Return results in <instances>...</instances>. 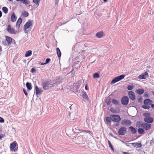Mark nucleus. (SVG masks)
I'll list each match as a JSON object with an SVG mask.
<instances>
[{
    "label": "nucleus",
    "mask_w": 154,
    "mask_h": 154,
    "mask_svg": "<svg viewBox=\"0 0 154 154\" xmlns=\"http://www.w3.org/2000/svg\"><path fill=\"white\" fill-rule=\"evenodd\" d=\"M139 78L141 79H145V78Z\"/></svg>",
    "instance_id": "obj_55"
},
{
    "label": "nucleus",
    "mask_w": 154,
    "mask_h": 154,
    "mask_svg": "<svg viewBox=\"0 0 154 154\" xmlns=\"http://www.w3.org/2000/svg\"><path fill=\"white\" fill-rule=\"evenodd\" d=\"M110 111L113 113H115L116 112V110L114 109V108H111L110 109Z\"/></svg>",
    "instance_id": "obj_40"
},
{
    "label": "nucleus",
    "mask_w": 154,
    "mask_h": 154,
    "mask_svg": "<svg viewBox=\"0 0 154 154\" xmlns=\"http://www.w3.org/2000/svg\"><path fill=\"white\" fill-rule=\"evenodd\" d=\"M2 12L1 11H0V18L2 17Z\"/></svg>",
    "instance_id": "obj_51"
},
{
    "label": "nucleus",
    "mask_w": 154,
    "mask_h": 154,
    "mask_svg": "<svg viewBox=\"0 0 154 154\" xmlns=\"http://www.w3.org/2000/svg\"><path fill=\"white\" fill-rule=\"evenodd\" d=\"M108 143L109 147L113 151H114V148L112 145V144L109 140H108Z\"/></svg>",
    "instance_id": "obj_33"
},
{
    "label": "nucleus",
    "mask_w": 154,
    "mask_h": 154,
    "mask_svg": "<svg viewBox=\"0 0 154 154\" xmlns=\"http://www.w3.org/2000/svg\"><path fill=\"white\" fill-rule=\"evenodd\" d=\"M148 73V71H146L145 72L139 75L138 77H147L149 76Z\"/></svg>",
    "instance_id": "obj_15"
},
{
    "label": "nucleus",
    "mask_w": 154,
    "mask_h": 154,
    "mask_svg": "<svg viewBox=\"0 0 154 154\" xmlns=\"http://www.w3.org/2000/svg\"><path fill=\"white\" fill-rule=\"evenodd\" d=\"M32 54V51L31 50H29L26 51L25 56L26 57H29Z\"/></svg>",
    "instance_id": "obj_22"
},
{
    "label": "nucleus",
    "mask_w": 154,
    "mask_h": 154,
    "mask_svg": "<svg viewBox=\"0 0 154 154\" xmlns=\"http://www.w3.org/2000/svg\"><path fill=\"white\" fill-rule=\"evenodd\" d=\"M85 89L87 90H88V86H87V85H86L85 86Z\"/></svg>",
    "instance_id": "obj_47"
},
{
    "label": "nucleus",
    "mask_w": 154,
    "mask_h": 154,
    "mask_svg": "<svg viewBox=\"0 0 154 154\" xmlns=\"http://www.w3.org/2000/svg\"><path fill=\"white\" fill-rule=\"evenodd\" d=\"M126 128L124 127H122L120 128L118 134L119 135H123L126 132Z\"/></svg>",
    "instance_id": "obj_9"
},
{
    "label": "nucleus",
    "mask_w": 154,
    "mask_h": 154,
    "mask_svg": "<svg viewBox=\"0 0 154 154\" xmlns=\"http://www.w3.org/2000/svg\"><path fill=\"white\" fill-rule=\"evenodd\" d=\"M99 74L98 73H94L93 75V77H99Z\"/></svg>",
    "instance_id": "obj_39"
},
{
    "label": "nucleus",
    "mask_w": 154,
    "mask_h": 154,
    "mask_svg": "<svg viewBox=\"0 0 154 154\" xmlns=\"http://www.w3.org/2000/svg\"><path fill=\"white\" fill-rule=\"evenodd\" d=\"M2 43L5 46L9 45H8V44L6 40L3 41H2Z\"/></svg>",
    "instance_id": "obj_37"
},
{
    "label": "nucleus",
    "mask_w": 154,
    "mask_h": 154,
    "mask_svg": "<svg viewBox=\"0 0 154 154\" xmlns=\"http://www.w3.org/2000/svg\"><path fill=\"white\" fill-rule=\"evenodd\" d=\"M35 94L36 95L38 94H39L42 91V90H39V88L37 86H35Z\"/></svg>",
    "instance_id": "obj_19"
},
{
    "label": "nucleus",
    "mask_w": 154,
    "mask_h": 154,
    "mask_svg": "<svg viewBox=\"0 0 154 154\" xmlns=\"http://www.w3.org/2000/svg\"><path fill=\"white\" fill-rule=\"evenodd\" d=\"M150 105H149L147 104H144V105L142 106V108L144 109H149L150 107Z\"/></svg>",
    "instance_id": "obj_29"
},
{
    "label": "nucleus",
    "mask_w": 154,
    "mask_h": 154,
    "mask_svg": "<svg viewBox=\"0 0 154 154\" xmlns=\"http://www.w3.org/2000/svg\"><path fill=\"white\" fill-rule=\"evenodd\" d=\"M134 86L133 85H129L127 87V89L129 90H131L134 88Z\"/></svg>",
    "instance_id": "obj_36"
},
{
    "label": "nucleus",
    "mask_w": 154,
    "mask_h": 154,
    "mask_svg": "<svg viewBox=\"0 0 154 154\" xmlns=\"http://www.w3.org/2000/svg\"><path fill=\"white\" fill-rule=\"evenodd\" d=\"M57 53V56L58 57H60L61 56V52L59 48H56Z\"/></svg>",
    "instance_id": "obj_27"
},
{
    "label": "nucleus",
    "mask_w": 154,
    "mask_h": 154,
    "mask_svg": "<svg viewBox=\"0 0 154 154\" xmlns=\"http://www.w3.org/2000/svg\"><path fill=\"white\" fill-rule=\"evenodd\" d=\"M51 61V60L49 58H47L46 60V61L45 63L47 64L49 63V62Z\"/></svg>",
    "instance_id": "obj_43"
},
{
    "label": "nucleus",
    "mask_w": 154,
    "mask_h": 154,
    "mask_svg": "<svg viewBox=\"0 0 154 154\" xmlns=\"http://www.w3.org/2000/svg\"><path fill=\"white\" fill-rule=\"evenodd\" d=\"M152 93H153V94H154V91H153V92H152Z\"/></svg>",
    "instance_id": "obj_56"
},
{
    "label": "nucleus",
    "mask_w": 154,
    "mask_h": 154,
    "mask_svg": "<svg viewBox=\"0 0 154 154\" xmlns=\"http://www.w3.org/2000/svg\"><path fill=\"white\" fill-rule=\"evenodd\" d=\"M124 78H115L111 82V84H114L122 79Z\"/></svg>",
    "instance_id": "obj_13"
},
{
    "label": "nucleus",
    "mask_w": 154,
    "mask_h": 154,
    "mask_svg": "<svg viewBox=\"0 0 154 154\" xmlns=\"http://www.w3.org/2000/svg\"><path fill=\"white\" fill-rule=\"evenodd\" d=\"M62 79L60 78H59L55 79H50V80H45L42 83L43 89L45 90H47L50 88L54 87V85L56 84L57 85L60 84L62 82Z\"/></svg>",
    "instance_id": "obj_1"
},
{
    "label": "nucleus",
    "mask_w": 154,
    "mask_h": 154,
    "mask_svg": "<svg viewBox=\"0 0 154 154\" xmlns=\"http://www.w3.org/2000/svg\"><path fill=\"white\" fill-rule=\"evenodd\" d=\"M143 115L145 117L144 121L145 122L148 123H151L153 122V119L150 116V114L149 113H144Z\"/></svg>",
    "instance_id": "obj_2"
},
{
    "label": "nucleus",
    "mask_w": 154,
    "mask_h": 154,
    "mask_svg": "<svg viewBox=\"0 0 154 154\" xmlns=\"http://www.w3.org/2000/svg\"><path fill=\"white\" fill-rule=\"evenodd\" d=\"M144 95L145 97H147L148 96V95H147V93H145L144 94Z\"/></svg>",
    "instance_id": "obj_49"
},
{
    "label": "nucleus",
    "mask_w": 154,
    "mask_h": 154,
    "mask_svg": "<svg viewBox=\"0 0 154 154\" xmlns=\"http://www.w3.org/2000/svg\"><path fill=\"white\" fill-rule=\"evenodd\" d=\"M22 20L21 18H19L16 23L17 27H19L20 24L21 23Z\"/></svg>",
    "instance_id": "obj_21"
},
{
    "label": "nucleus",
    "mask_w": 154,
    "mask_h": 154,
    "mask_svg": "<svg viewBox=\"0 0 154 154\" xmlns=\"http://www.w3.org/2000/svg\"><path fill=\"white\" fill-rule=\"evenodd\" d=\"M112 102L113 104L115 105H117L118 104V101L116 99H113L112 100Z\"/></svg>",
    "instance_id": "obj_34"
},
{
    "label": "nucleus",
    "mask_w": 154,
    "mask_h": 154,
    "mask_svg": "<svg viewBox=\"0 0 154 154\" xmlns=\"http://www.w3.org/2000/svg\"><path fill=\"white\" fill-rule=\"evenodd\" d=\"M17 1H20V2L25 5H29L30 4V2L28 0H16Z\"/></svg>",
    "instance_id": "obj_14"
},
{
    "label": "nucleus",
    "mask_w": 154,
    "mask_h": 154,
    "mask_svg": "<svg viewBox=\"0 0 154 154\" xmlns=\"http://www.w3.org/2000/svg\"><path fill=\"white\" fill-rule=\"evenodd\" d=\"M46 63H42L41 64V65H44Z\"/></svg>",
    "instance_id": "obj_53"
},
{
    "label": "nucleus",
    "mask_w": 154,
    "mask_h": 154,
    "mask_svg": "<svg viewBox=\"0 0 154 154\" xmlns=\"http://www.w3.org/2000/svg\"><path fill=\"white\" fill-rule=\"evenodd\" d=\"M5 40L6 41L8 45H10L12 43V38L11 37H9L8 36L5 35Z\"/></svg>",
    "instance_id": "obj_12"
},
{
    "label": "nucleus",
    "mask_w": 154,
    "mask_h": 154,
    "mask_svg": "<svg viewBox=\"0 0 154 154\" xmlns=\"http://www.w3.org/2000/svg\"><path fill=\"white\" fill-rule=\"evenodd\" d=\"M123 154H129V153L127 152H123Z\"/></svg>",
    "instance_id": "obj_52"
},
{
    "label": "nucleus",
    "mask_w": 154,
    "mask_h": 154,
    "mask_svg": "<svg viewBox=\"0 0 154 154\" xmlns=\"http://www.w3.org/2000/svg\"><path fill=\"white\" fill-rule=\"evenodd\" d=\"M23 90L25 94L26 95V96H27L28 95V93H27L26 90L25 89L23 88Z\"/></svg>",
    "instance_id": "obj_42"
},
{
    "label": "nucleus",
    "mask_w": 154,
    "mask_h": 154,
    "mask_svg": "<svg viewBox=\"0 0 154 154\" xmlns=\"http://www.w3.org/2000/svg\"><path fill=\"white\" fill-rule=\"evenodd\" d=\"M17 19L16 16L15 15L14 13H13L11 16V20L13 22L16 21Z\"/></svg>",
    "instance_id": "obj_24"
},
{
    "label": "nucleus",
    "mask_w": 154,
    "mask_h": 154,
    "mask_svg": "<svg viewBox=\"0 0 154 154\" xmlns=\"http://www.w3.org/2000/svg\"><path fill=\"white\" fill-rule=\"evenodd\" d=\"M32 22L31 20H29L28 22H26L23 27V30L24 32L26 33H28L29 31L27 30V29L29 28L30 26H32Z\"/></svg>",
    "instance_id": "obj_3"
},
{
    "label": "nucleus",
    "mask_w": 154,
    "mask_h": 154,
    "mask_svg": "<svg viewBox=\"0 0 154 154\" xmlns=\"http://www.w3.org/2000/svg\"><path fill=\"white\" fill-rule=\"evenodd\" d=\"M106 102L107 105H109L111 103L110 100L109 98L106 99Z\"/></svg>",
    "instance_id": "obj_35"
},
{
    "label": "nucleus",
    "mask_w": 154,
    "mask_h": 154,
    "mask_svg": "<svg viewBox=\"0 0 154 154\" xmlns=\"http://www.w3.org/2000/svg\"><path fill=\"white\" fill-rule=\"evenodd\" d=\"M7 30L9 33L11 34H15L17 33V31L14 30L10 25H8Z\"/></svg>",
    "instance_id": "obj_7"
},
{
    "label": "nucleus",
    "mask_w": 154,
    "mask_h": 154,
    "mask_svg": "<svg viewBox=\"0 0 154 154\" xmlns=\"http://www.w3.org/2000/svg\"><path fill=\"white\" fill-rule=\"evenodd\" d=\"M140 127L143 128L144 129L147 130L151 128V125L150 124L146 123H143L140 124Z\"/></svg>",
    "instance_id": "obj_6"
},
{
    "label": "nucleus",
    "mask_w": 154,
    "mask_h": 154,
    "mask_svg": "<svg viewBox=\"0 0 154 154\" xmlns=\"http://www.w3.org/2000/svg\"><path fill=\"white\" fill-rule=\"evenodd\" d=\"M106 122L107 123H108L109 124H111V121H112L111 115H110V117H107L106 118Z\"/></svg>",
    "instance_id": "obj_26"
},
{
    "label": "nucleus",
    "mask_w": 154,
    "mask_h": 154,
    "mask_svg": "<svg viewBox=\"0 0 154 154\" xmlns=\"http://www.w3.org/2000/svg\"><path fill=\"white\" fill-rule=\"evenodd\" d=\"M121 123L123 125L129 126L131 125V123L130 120L125 119L121 121Z\"/></svg>",
    "instance_id": "obj_10"
},
{
    "label": "nucleus",
    "mask_w": 154,
    "mask_h": 154,
    "mask_svg": "<svg viewBox=\"0 0 154 154\" xmlns=\"http://www.w3.org/2000/svg\"><path fill=\"white\" fill-rule=\"evenodd\" d=\"M150 105H151V107L152 108H154V105L153 104H152L151 103V104H150Z\"/></svg>",
    "instance_id": "obj_50"
},
{
    "label": "nucleus",
    "mask_w": 154,
    "mask_h": 154,
    "mask_svg": "<svg viewBox=\"0 0 154 154\" xmlns=\"http://www.w3.org/2000/svg\"><path fill=\"white\" fill-rule=\"evenodd\" d=\"M152 101L149 99H146L144 101V103L145 104L150 105Z\"/></svg>",
    "instance_id": "obj_16"
},
{
    "label": "nucleus",
    "mask_w": 154,
    "mask_h": 154,
    "mask_svg": "<svg viewBox=\"0 0 154 154\" xmlns=\"http://www.w3.org/2000/svg\"><path fill=\"white\" fill-rule=\"evenodd\" d=\"M2 10L3 12L5 14H6L8 13V9L7 8L5 7H4L2 8Z\"/></svg>",
    "instance_id": "obj_30"
},
{
    "label": "nucleus",
    "mask_w": 154,
    "mask_h": 154,
    "mask_svg": "<svg viewBox=\"0 0 154 154\" xmlns=\"http://www.w3.org/2000/svg\"><path fill=\"white\" fill-rule=\"evenodd\" d=\"M108 0H103V1L104 2H106Z\"/></svg>",
    "instance_id": "obj_54"
},
{
    "label": "nucleus",
    "mask_w": 154,
    "mask_h": 154,
    "mask_svg": "<svg viewBox=\"0 0 154 154\" xmlns=\"http://www.w3.org/2000/svg\"><path fill=\"white\" fill-rule=\"evenodd\" d=\"M18 145L16 141H14L10 145V149L11 151L12 152H15L17 150Z\"/></svg>",
    "instance_id": "obj_4"
},
{
    "label": "nucleus",
    "mask_w": 154,
    "mask_h": 154,
    "mask_svg": "<svg viewBox=\"0 0 154 154\" xmlns=\"http://www.w3.org/2000/svg\"><path fill=\"white\" fill-rule=\"evenodd\" d=\"M82 132H86L87 133H89L90 132V131H86V130H82Z\"/></svg>",
    "instance_id": "obj_45"
},
{
    "label": "nucleus",
    "mask_w": 154,
    "mask_h": 154,
    "mask_svg": "<svg viewBox=\"0 0 154 154\" xmlns=\"http://www.w3.org/2000/svg\"><path fill=\"white\" fill-rule=\"evenodd\" d=\"M82 96L84 98H85L86 99H88V97L87 94L85 92H83L82 94Z\"/></svg>",
    "instance_id": "obj_31"
},
{
    "label": "nucleus",
    "mask_w": 154,
    "mask_h": 154,
    "mask_svg": "<svg viewBox=\"0 0 154 154\" xmlns=\"http://www.w3.org/2000/svg\"><path fill=\"white\" fill-rule=\"evenodd\" d=\"M129 128L131 130V132L133 134H135L137 132L136 130L133 127L131 126L129 127Z\"/></svg>",
    "instance_id": "obj_18"
},
{
    "label": "nucleus",
    "mask_w": 154,
    "mask_h": 154,
    "mask_svg": "<svg viewBox=\"0 0 154 154\" xmlns=\"http://www.w3.org/2000/svg\"><path fill=\"white\" fill-rule=\"evenodd\" d=\"M96 36L98 38H101L103 36V32L101 31L97 32L96 34Z\"/></svg>",
    "instance_id": "obj_20"
},
{
    "label": "nucleus",
    "mask_w": 154,
    "mask_h": 154,
    "mask_svg": "<svg viewBox=\"0 0 154 154\" xmlns=\"http://www.w3.org/2000/svg\"><path fill=\"white\" fill-rule=\"evenodd\" d=\"M41 0H33V1L36 5L38 6Z\"/></svg>",
    "instance_id": "obj_32"
},
{
    "label": "nucleus",
    "mask_w": 154,
    "mask_h": 154,
    "mask_svg": "<svg viewBox=\"0 0 154 154\" xmlns=\"http://www.w3.org/2000/svg\"><path fill=\"white\" fill-rule=\"evenodd\" d=\"M125 75H122L120 76H117V77H125Z\"/></svg>",
    "instance_id": "obj_46"
},
{
    "label": "nucleus",
    "mask_w": 154,
    "mask_h": 154,
    "mask_svg": "<svg viewBox=\"0 0 154 154\" xmlns=\"http://www.w3.org/2000/svg\"><path fill=\"white\" fill-rule=\"evenodd\" d=\"M137 131L139 134H144V130L142 128H139L138 129Z\"/></svg>",
    "instance_id": "obj_28"
},
{
    "label": "nucleus",
    "mask_w": 154,
    "mask_h": 154,
    "mask_svg": "<svg viewBox=\"0 0 154 154\" xmlns=\"http://www.w3.org/2000/svg\"><path fill=\"white\" fill-rule=\"evenodd\" d=\"M58 1H59V0H56L55 4H56V5H58Z\"/></svg>",
    "instance_id": "obj_48"
},
{
    "label": "nucleus",
    "mask_w": 154,
    "mask_h": 154,
    "mask_svg": "<svg viewBox=\"0 0 154 154\" xmlns=\"http://www.w3.org/2000/svg\"><path fill=\"white\" fill-rule=\"evenodd\" d=\"M129 98L127 96H124L121 99V102L122 104L127 105L128 104Z\"/></svg>",
    "instance_id": "obj_8"
},
{
    "label": "nucleus",
    "mask_w": 154,
    "mask_h": 154,
    "mask_svg": "<svg viewBox=\"0 0 154 154\" xmlns=\"http://www.w3.org/2000/svg\"><path fill=\"white\" fill-rule=\"evenodd\" d=\"M132 144L134 147H137V148H140L142 146L141 143H132Z\"/></svg>",
    "instance_id": "obj_17"
},
{
    "label": "nucleus",
    "mask_w": 154,
    "mask_h": 154,
    "mask_svg": "<svg viewBox=\"0 0 154 154\" xmlns=\"http://www.w3.org/2000/svg\"><path fill=\"white\" fill-rule=\"evenodd\" d=\"M4 122V119L0 117V122L1 123H3Z\"/></svg>",
    "instance_id": "obj_41"
},
{
    "label": "nucleus",
    "mask_w": 154,
    "mask_h": 154,
    "mask_svg": "<svg viewBox=\"0 0 154 154\" xmlns=\"http://www.w3.org/2000/svg\"><path fill=\"white\" fill-rule=\"evenodd\" d=\"M128 95L130 98L132 100H134L135 98V94L132 91H130L129 92Z\"/></svg>",
    "instance_id": "obj_11"
},
{
    "label": "nucleus",
    "mask_w": 154,
    "mask_h": 154,
    "mask_svg": "<svg viewBox=\"0 0 154 154\" xmlns=\"http://www.w3.org/2000/svg\"><path fill=\"white\" fill-rule=\"evenodd\" d=\"M22 15L23 16L25 17H27L29 15V14L27 12L25 11L22 13Z\"/></svg>",
    "instance_id": "obj_38"
},
{
    "label": "nucleus",
    "mask_w": 154,
    "mask_h": 154,
    "mask_svg": "<svg viewBox=\"0 0 154 154\" xmlns=\"http://www.w3.org/2000/svg\"><path fill=\"white\" fill-rule=\"evenodd\" d=\"M26 86L27 88L29 90H31L32 88V86L30 83L27 82L26 84Z\"/></svg>",
    "instance_id": "obj_23"
},
{
    "label": "nucleus",
    "mask_w": 154,
    "mask_h": 154,
    "mask_svg": "<svg viewBox=\"0 0 154 154\" xmlns=\"http://www.w3.org/2000/svg\"><path fill=\"white\" fill-rule=\"evenodd\" d=\"M112 121L113 122H119L121 119L119 116L117 115H111Z\"/></svg>",
    "instance_id": "obj_5"
},
{
    "label": "nucleus",
    "mask_w": 154,
    "mask_h": 154,
    "mask_svg": "<svg viewBox=\"0 0 154 154\" xmlns=\"http://www.w3.org/2000/svg\"><path fill=\"white\" fill-rule=\"evenodd\" d=\"M136 93L139 94H143L144 92L143 89H138L136 91Z\"/></svg>",
    "instance_id": "obj_25"
},
{
    "label": "nucleus",
    "mask_w": 154,
    "mask_h": 154,
    "mask_svg": "<svg viewBox=\"0 0 154 154\" xmlns=\"http://www.w3.org/2000/svg\"><path fill=\"white\" fill-rule=\"evenodd\" d=\"M35 71H36V69L35 68H33L31 70V72H35Z\"/></svg>",
    "instance_id": "obj_44"
}]
</instances>
